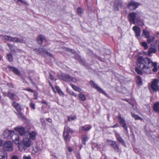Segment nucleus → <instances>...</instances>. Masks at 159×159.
Segmentation results:
<instances>
[{
  "instance_id": "nucleus-1",
  "label": "nucleus",
  "mask_w": 159,
  "mask_h": 159,
  "mask_svg": "<svg viewBox=\"0 0 159 159\" xmlns=\"http://www.w3.org/2000/svg\"><path fill=\"white\" fill-rule=\"evenodd\" d=\"M153 62L149 58H145L141 56L138 57L137 59V64L143 71L147 74L151 73V68L153 66Z\"/></svg>"
},
{
  "instance_id": "nucleus-2",
  "label": "nucleus",
  "mask_w": 159,
  "mask_h": 159,
  "mask_svg": "<svg viewBox=\"0 0 159 159\" xmlns=\"http://www.w3.org/2000/svg\"><path fill=\"white\" fill-rule=\"evenodd\" d=\"M32 143V141L28 136L25 135L22 142V144L23 146V148H21L20 145V143L18 145L19 150L21 152H23L25 151V148H29Z\"/></svg>"
},
{
  "instance_id": "nucleus-3",
  "label": "nucleus",
  "mask_w": 159,
  "mask_h": 159,
  "mask_svg": "<svg viewBox=\"0 0 159 159\" xmlns=\"http://www.w3.org/2000/svg\"><path fill=\"white\" fill-rule=\"evenodd\" d=\"M3 135L5 138H7L9 136H10V137H11L12 140L16 144L19 143V137L18 134L14 133V131L6 130L4 131Z\"/></svg>"
},
{
  "instance_id": "nucleus-4",
  "label": "nucleus",
  "mask_w": 159,
  "mask_h": 159,
  "mask_svg": "<svg viewBox=\"0 0 159 159\" xmlns=\"http://www.w3.org/2000/svg\"><path fill=\"white\" fill-rule=\"evenodd\" d=\"M4 38L5 39L8 41H11L13 42L19 43H25V41L24 38L23 37L20 38L12 37L10 36L5 35L3 36Z\"/></svg>"
},
{
  "instance_id": "nucleus-5",
  "label": "nucleus",
  "mask_w": 159,
  "mask_h": 159,
  "mask_svg": "<svg viewBox=\"0 0 159 159\" xmlns=\"http://www.w3.org/2000/svg\"><path fill=\"white\" fill-rule=\"evenodd\" d=\"M73 132L68 127L66 126L65 127L63 132V137L66 141H68L70 140L71 138L70 133H72Z\"/></svg>"
},
{
  "instance_id": "nucleus-6",
  "label": "nucleus",
  "mask_w": 159,
  "mask_h": 159,
  "mask_svg": "<svg viewBox=\"0 0 159 159\" xmlns=\"http://www.w3.org/2000/svg\"><path fill=\"white\" fill-rule=\"evenodd\" d=\"M13 144L10 141L5 142L3 145V147L4 150L7 151H11L13 150Z\"/></svg>"
},
{
  "instance_id": "nucleus-7",
  "label": "nucleus",
  "mask_w": 159,
  "mask_h": 159,
  "mask_svg": "<svg viewBox=\"0 0 159 159\" xmlns=\"http://www.w3.org/2000/svg\"><path fill=\"white\" fill-rule=\"evenodd\" d=\"M34 51L36 53L39 54L45 55L52 57V55L49 52H48L46 50H44L42 48L36 49L34 50Z\"/></svg>"
},
{
  "instance_id": "nucleus-8",
  "label": "nucleus",
  "mask_w": 159,
  "mask_h": 159,
  "mask_svg": "<svg viewBox=\"0 0 159 159\" xmlns=\"http://www.w3.org/2000/svg\"><path fill=\"white\" fill-rule=\"evenodd\" d=\"M138 12H132L130 13L129 14V21L132 22L133 24H135L136 17L138 14Z\"/></svg>"
},
{
  "instance_id": "nucleus-9",
  "label": "nucleus",
  "mask_w": 159,
  "mask_h": 159,
  "mask_svg": "<svg viewBox=\"0 0 159 159\" xmlns=\"http://www.w3.org/2000/svg\"><path fill=\"white\" fill-rule=\"evenodd\" d=\"M151 87L154 91H159V80H154L152 83Z\"/></svg>"
},
{
  "instance_id": "nucleus-10",
  "label": "nucleus",
  "mask_w": 159,
  "mask_h": 159,
  "mask_svg": "<svg viewBox=\"0 0 159 159\" xmlns=\"http://www.w3.org/2000/svg\"><path fill=\"white\" fill-rule=\"evenodd\" d=\"M139 5V3L134 1H131L128 4L127 7L130 9L134 10L137 8Z\"/></svg>"
},
{
  "instance_id": "nucleus-11",
  "label": "nucleus",
  "mask_w": 159,
  "mask_h": 159,
  "mask_svg": "<svg viewBox=\"0 0 159 159\" xmlns=\"http://www.w3.org/2000/svg\"><path fill=\"white\" fill-rule=\"evenodd\" d=\"M118 118L119 120V122L120 125L124 128V129L127 131V127L125 121V120L122 118L120 115H119Z\"/></svg>"
},
{
  "instance_id": "nucleus-12",
  "label": "nucleus",
  "mask_w": 159,
  "mask_h": 159,
  "mask_svg": "<svg viewBox=\"0 0 159 159\" xmlns=\"http://www.w3.org/2000/svg\"><path fill=\"white\" fill-rule=\"evenodd\" d=\"M26 136H28V137L32 141L35 140L36 137L37 135V133L34 131H32L31 132H29L28 134L25 135Z\"/></svg>"
},
{
  "instance_id": "nucleus-13",
  "label": "nucleus",
  "mask_w": 159,
  "mask_h": 159,
  "mask_svg": "<svg viewBox=\"0 0 159 159\" xmlns=\"http://www.w3.org/2000/svg\"><path fill=\"white\" fill-rule=\"evenodd\" d=\"M90 84L93 88L96 89L99 92L103 94L105 93V92L100 87L95 84L93 81H90Z\"/></svg>"
},
{
  "instance_id": "nucleus-14",
  "label": "nucleus",
  "mask_w": 159,
  "mask_h": 159,
  "mask_svg": "<svg viewBox=\"0 0 159 159\" xmlns=\"http://www.w3.org/2000/svg\"><path fill=\"white\" fill-rule=\"evenodd\" d=\"M14 129L17 131L21 136L23 135L25 132V130L23 127H16Z\"/></svg>"
},
{
  "instance_id": "nucleus-15",
  "label": "nucleus",
  "mask_w": 159,
  "mask_h": 159,
  "mask_svg": "<svg viewBox=\"0 0 159 159\" xmlns=\"http://www.w3.org/2000/svg\"><path fill=\"white\" fill-rule=\"evenodd\" d=\"M133 30L135 33L136 37H139L140 36L141 30L139 27L137 26H134L133 28Z\"/></svg>"
},
{
  "instance_id": "nucleus-16",
  "label": "nucleus",
  "mask_w": 159,
  "mask_h": 159,
  "mask_svg": "<svg viewBox=\"0 0 159 159\" xmlns=\"http://www.w3.org/2000/svg\"><path fill=\"white\" fill-rule=\"evenodd\" d=\"M70 85L75 91L78 92L80 93H83V91L80 87L71 84H70Z\"/></svg>"
},
{
  "instance_id": "nucleus-17",
  "label": "nucleus",
  "mask_w": 159,
  "mask_h": 159,
  "mask_svg": "<svg viewBox=\"0 0 159 159\" xmlns=\"http://www.w3.org/2000/svg\"><path fill=\"white\" fill-rule=\"evenodd\" d=\"M107 142L111 143V144L112 146L116 151L117 152L119 151V148L118 146L116 144L115 142L112 141L110 140H108Z\"/></svg>"
},
{
  "instance_id": "nucleus-18",
  "label": "nucleus",
  "mask_w": 159,
  "mask_h": 159,
  "mask_svg": "<svg viewBox=\"0 0 159 159\" xmlns=\"http://www.w3.org/2000/svg\"><path fill=\"white\" fill-rule=\"evenodd\" d=\"M7 155L3 151H0V159H7Z\"/></svg>"
},
{
  "instance_id": "nucleus-19",
  "label": "nucleus",
  "mask_w": 159,
  "mask_h": 159,
  "mask_svg": "<svg viewBox=\"0 0 159 159\" xmlns=\"http://www.w3.org/2000/svg\"><path fill=\"white\" fill-rule=\"evenodd\" d=\"M12 106L16 109L17 111H21V108L19 103L14 102L12 104Z\"/></svg>"
},
{
  "instance_id": "nucleus-20",
  "label": "nucleus",
  "mask_w": 159,
  "mask_h": 159,
  "mask_svg": "<svg viewBox=\"0 0 159 159\" xmlns=\"http://www.w3.org/2000/svg\"><path fill=\"white\" fill-rule=\"evenodd\" d=\"M60 79L65 81L70 82V81L71 77L68 75L66 74L63 75Z\"/></svg>"
},
{
  "instance_id": "nucleus-21",
  "label": "nucleus",
  "mask_w": 159,
  "mask_h": 159,
  "mask_svg": "<svg viewBox=\"0 0 159 159\" xmlns=\"http://www.w3.org/2000/svg\"><path fill=\"white\" fill-rule=\"evenodd\" d=\"M122 5V2L120 1L116 0L114 5V7L115 10H118V7H120Z\"/></svg>"
},
{
  "instance_id": "nucleus-22",
  "label": "nucleus",
  "mask_w": 159,
  "mask_h": 159,
  "mask_svg": "<svg viewBox=\"0 0 159 159\" xmlns=\"http://www.w3.org/2000/svg\"><path fill=\"white\" fill-rule=\"evenodd\" d=\"M8 68L10 70L12 71L16 75H19L20 74L19 71L16 68L11 66H8Z\"/></svg>"
},
{
  "instance_id": "nucleus-23",
  "label": "nucleus",
  "mask_w": 159,
  "mask_h": 159,
  "mask_svg": "<svg viewBox=\"0 0 159 159\" xmlns=\"http://www.w3.org/2000/svg\"><path fill=\"white\" fill-rule=\"evenodd\" d=\"M156 51L155 48H150L148 50V56H152L151 54L152 53H155Z\"/></svg>"
},
{
  "instance_id": "nucleus-24",
  "label": "nucleus",
  "mask_w": 159,
  "mask_h": 159,
  "mask_svg": "<svg viewBox=\"0 0 159 159\" xmlns=\"http://www.w3.org/2000/svg\"><path fill=\"white\" fill-rule=\"evenodd\" d=\"M154 111L156 112L159 111V102H156L154 103L153 107Z\"/></svg>"
},
{
  "instance_id": "nucleus-25",
  "label": "nucleus",
  "mask_w": 159,
  "mask_h": 159,
  "mask_svg": "<svg viewBox=\"0 0 159 159\" xmlns=\"http://www.w3.org/2000/svg\"><path fill=\"white\" fill-rule=\"evenodd\" d=\"M92 127L90 125H85L81 127V130L84 131H87L90 129Z\"/></svg>"
},
{
  "instance_id": "nucleus-26",
  "label": "nucleus",
  "mask_w": 159,
  "mask_h": 159,
  "mask_svg": "<svg viewBox=\"0 0 159 159\" xmlns=\"http://www.w3.org/2000/svg\"><path fill=\"white\" fill-rule=\"evenodd\" d=\"M44 39V36L41 35H39L37 38V41L38 43L41 44L42 43Z\"/></svg>"
},
{
  "instance_id": "nucleus-27",
  "label": "nucleus",
  "mask_w": 159,
  "mask_h": 159,
  "mask_svg": "<svg viewBox=\"0 0 159 159\" xmlns=\"http://www.w3.org/2000/svg\"><path fill=\"white\" fill-rule=\"evenodd\" d=\"M55 89L56 90L57 92L60 96H64V94L62 91L61 90L60 88L58 86H56L55 87Z\"/></svg>"
},
{
  "instance_id": "nucleus-28",
  "label": "nucleus",
  "mask_w": 159,
  "mask_h": 159,
  "mask_svg": "<svg viewBox=\"0 0 159 159\" xmlns=\"http://www.w3.org/2000/svg\"><path fill=\"white\" fill-rule=\"evenodd\" d=\"M7 96L11 99L12 100H14L15 99V95L11 93L9 91L8 92V93Z\"/></svg>"
},
{
  "instance_id": "nucleus-29",
  "label": "nucleus",
  "mask_w": 159,
  "mask_h": 159,
  "mask_svg": "<svg viewBox=\"0 0 159 159\" xmlns=\"http://www.w3.org/2000/svg\"><path fill=\"white\" fill-rule=\"evenodd\" d=\"M143 35L144 36L145 38H147L149 36L150 34L148 31L145 30H143Z\"/></svg>"
},
{
  "instance_id": "nucleus-30",
  "label": "nucleus",
  "mask_w": 159,
  "mask_h": 159,
  "mask_svg": "<svg viewBox=\"0 0 159 159\" xmlns=\"http://www.w3.org/2000/svg\"><path fill=\"white\" fill-rule=\"evenodd\" d=\"M66 90L67 92L69 93L70 95L75 97H77V94L76 93L72 91L69 90L68 88H67Z\"/></svg>"
},
{
  "instance_id": "nucleus-31",
  "label": "nucleus",
  "mask_w": 159,
  "mask_h": 159,
  "mask_svg": "<svg viewBox=\"0 0 159 159\" xmlns=\"http://www.w3.org/2000/svg\"><path fill=\"white\" fill-rule=\"evenodd\" d=\"M155 38L154 36H150L147 38V42L148 43L152 42L155 39Z\"/></svg>"
},
{
  "instance_id": "nucleus-32",
  "label": "nucleus",
  "mask_w": 159,
  "mask_h": 159,
  "mask_svg": "<svg viewBox=\"0 0 159 159\" xmlns=\"http://www.w3.org/2000/svg\"><path fill=\"white\" fill-rule=\"evenodd\" d=\"M153 66H152L153 68L152 69V71L154 72H156L157 71L158 69L157 68V63L156 62H153Z\"/></svg>"
},
{
  "instance_id": "nucleus-33",
  "label": "nucleus",
  "mask_w": 159,
  "mask_h": 159,
  "mask_svg": "<svg viewBox=\"0 0 159 159\" xmlns=\"http://www.w3.org/2000/svg\"><path fill=\"white\" fill-rule=\"evenodd\" d=\"M78 96L79 98L82 101H84L86 100V97L82 93H80L79 94Z\"/></svg>"
},
{
  "instance_id": "nucleus-34",
  "label": "nucleus",
  "mask_w": 159,
  "mask_h": 159,
  "mask_svg": "<svg viewBox=\"0 0 159 159\" xmlns=\"http://www.w3.org/2000/svg\"><path fill=\"white\" fill-rule=\"evenodd\" d=\"M136 21L137 24L140 26H142L144 25V23L142 20L139 19L138 18H137Z\"/></svg>"
},
{
  "instance_id": "nucleus-35",
  "label": "nucleus",
  "mask_w": 159,
  "mask_h": 159,
  "mask_svg": "<svg viewBox=\"0 0 159 159\" xmlns=\"http://www.w3.org/2000/svg\"><path fill=\"white\" fill-rule=\"evenodd\" d=\"M7 59L9 61H12L13 60V57L11 54L8 53L7 55Z\"/></svg>"
},
{
  "instance_id": "nucleus-36",
  "label": "nucleus",
  "mask_w": 159,
  "mask_h": 159,
  "mask_svg": "<svg viewBox=\"0 0 159 159\" xmlns=\"http://www.w3.org/2000/svg\"><path fill=\"white\" fill-rule=\"evenodd\" d=\"M141 45L145 49H147L148 48L147 43L145 42H142L141 43Z\"/></svg>"
},
{
  "instance_id": "nucleus-37",
  "label": "nucleus",
  "mask_w": 159,
  "mask_h": 159,
  "mask_svg": "<svg viewBox=\"0 0 159 159\" xmlns=\"http://www.w3.org/2000/svg\"><path fill=\"white\" fill-rule=\"evenodd\" d=\"M76 118V116H71L68 117V120L69 121H72L73 120H75Z\"/></svg>"
},
{
  "instance_id": "nucleus-38",
  "label": "nucleus",
  "mask_w": 159,
  "mask_h": 159,
  "mask_svg": "<svg viewBox=\"0 0 159 159\" xmlns=\"http://www.w3.org/2000/svg\"><path fill=\"white\" fill-rule=\"evenodd\" d=\"M137 82L139 85H141L142 84V80L141 77L140 76H138L137 78Z\"/></svg>"
},
{
  "instance_id": "nucleus-39",
  "label": "nucleus",
  "mask_w": 159,
  "mask_h": 159,
  "mask_svg": "<svg viewBox=\"0 0 159 159\" xmlns=\"http://www.w3.org/2000/svg\"><path fill=\"white\" fill-rule=\"evenodd\" d=\"M16 114L18 116V117H20L22 118H24V116L23 114L21 112H20V111H18L16 113Z\"/></svg>"
},
{
  "instance_id": "nucleus-40",
  "label": "nucleus",
  "mask_w": 159,
  "mask_h": 159,
  "mask_svg": "<svg viewBox=\"0 0 159 159\" xmlns=\"http://www.w3.org/2000/svg\"><path fill=\"white\" fill-rule=\"evenodd\" d=\"M89 139L88 137L86 136H84L82 139V143L84 144H85V142Z\"/></svg>"
},
{
  "instance_id": "nucleus-41",
  "label": "nucleus",
  "mask_w": 159,
  "mask_h": 159,
  "mask_svg": "<svg viewBox=\"0 0 159 159\" xmlns=\"http://www.w3.org/2000/svg\"><path fill=\"white\" fill-rule=\"evenodd\" d=\"M132 116L136 120H141L142 118H141L140 117H139L137 115H135L134 114H132Z\"/></svg>"
},
{
  "instance_id": "nucleus-42",
  "label": "nucleus",
  "mask_w": 159,
  "mask_h": 159,
  "mask_svg": "<svg viewBox=\"0 0 159 159\" xmlns=\"http://www.w3.org/2000/svg\"><path fill=\"white\" fill-rule=\"evenodd\" d=\"M135 70L137 73H138L139 74H140L141 75H142L143 74V73L142 71L141 70H140L139 68H135Z\"/></svg>"
},
{
  "instance_id": "nucleus-43",
  "label": "nucleus",
  "mask_w": 159,
  "mask_h": 159,
  "mask_svg": "<svg viewBox=\"0 0 159 159\" xmlns=\"http://www.w3.org/2000/svg\"><path fill=\"white\" fill-rule=\"evenodd\" d=\"M83 12V10L80 8H79L77 10V12L79 14L81 15Z\"/></svg>"
},
{
  "instance_id": "nucleus-44",
  "label": "nucleus",
  "mask_w": 159,
  "mask_h": 159,
  "mask_svg": "<svg viewBox=\"0 0 159 159\" xmlns=\"http://www.w3.org/2000/svg\"><path fill=\"white\" fill-rule=\"evenodd\" d=\"M118 141L120 143H122L123 145H125V143L124 140L121 137L117 139Z\"/></svg>"
},
{
  "instance_id": "nucleus-45",
  "label": "nucleus",
  "mask_w": 159,
  "mask_h": 159,
  "mask_svg": "<svg viewBox=\"0 0 159 159\" xmlns=\"http://www.w3.org/2000/svg\"><path fill=\"white\" fill-rule=\"evenodd\" d=\"M7 45L12 51H14V46L9 43L7 44Z\"/></svg>"
},
{
  "instance_id": "nucleus-46",
  "label": "nucleus",
  "mask_w": 159,
  "mask_h": 159,
  "mask_svg": "<svg viewBox=\"0 0 159 159\" xmlns=\"http://www.w3.org/2000/svg\"><path fill=\"white\" fill-rule=\"evenodd\" d=\"M35 104L33 103L32 102H31L30 103V107L33 109H35Z\"/></svg>"
},
{
  "instance_id": "nucleus-47",
  "label": "nucleus",
  "mask_w": 159,
  "mask_h": 159,
  "mask_svg": "<svg viewBox=\"0 0 159 159\" xmlns=\"http://www.w3.org/2000/svg\"><path fill=\"white\" fill-rule=\"evenodd\" d=\"M23 159H31V158L29 155H24L23 157Z\"/></svg>"
},
{
  "instance_id": "nucleus-48",
  "label": "nucleus",
  "mask_w": 159,
  "mask_h": 159,
  "mask_svg": "<svg viewBox=\"0 0 159 159\" xmlns=\"http://www.w3.org/2000/svg\"><path fill=\"white\" fill-rule=\"evenodd\" d=\"M17 1L18 2H20L22 3H23L27 6H28L29 5V4L27 2H26L25 1H23L22 0H17Z\"/></svg>"
},
{
  "instance_id": "nucleus-49",
  "label": "nucleus",
  "mask_w": 159,
  "mask_h": 159,
  "mask_svg": "<svg viewBox=\"0 0 159 159\" xmlns=\"http://www.w3.org/2000/svg\"><path fill=\"white\" fill-rule=\"evenodd\" d=\"M115 135L117 139L120 137V134L116 132H115Z\"/></svg>"
},
{
  "instance_id": "nucleus-50",
  "label": "nucleus",
  "mask_w": 159,
  "mask_h": 159,
  "mask_svg": "<svg viewBox=\"0 0 159 159\" xmlns=\"http://www.w3.org/2000/svg\"><path fill=\"white\" fill-rule=\"evenodd\" d=\"M25 90L31 92L32 93H34V91L33 90L30 88L25 89Z\"/></svg>"
},
{
  "instance_id": "nucleus-51",
  "label": "nucleus",
  "mask_w": 159,
  "mask_h": 159,
  "mask_svg": "<svg viewBox=\"0 0 159 159\" xmlns=\"http://www.w3.org/2000/svg\"><path fill=\"white\" fill-rule=\"evenodd\" d=\"M71 81L74 83H75L77 82V80L75 78H72L71 77L70 81Z\"/></svg>"
},
{
  "instance_id": "nucleus-52",
  "label": "nucleus",
  "mask_w": 159,
  "mask_h": 159,
  "mask_svg": "<svg viewBox=\"0 0 159 159\" xmlns=\"http://www.w3.org/2000/svg\"><path fill=\"white\" fill-rule=\"evenodd\" d=\"M38 93H37L35 92L34 93V99L35 100L37 99L38 98Z\"/></svg>"
},
{
  "instance_id": "nucleus-53",
  "label": "nucleus",
  "mask_w": 159,
  "mask_h": 159,
  "mask_svg": "<svg viewBox=\"0 0 159 159\" xmlns=\"http://www.w3.org/2000/svg\"><path fill=\"white\" fill-rule=\"evenodd\" d=\"M41 102L42 103L44 104L46 106H47L48 105V103L46 102V101H44V100H42Z\"/></svg>"
},
{
  "instance_id": "nucleus-54",
  "label": "nucleus",
  "mask_w": 159,
  "mask_h": 159,
  "mask_svg": "<svg viewBox=\"0 0 159 159\" xmlns=\"http://www.w3.org/2000/svg\"><path fill=\"white\" fill-rule=\"evenodd\" d=\"M119 126V125L117 124H116L114 125H113L111 127L113 128H115L116 127H118Z\"/></svg>"
},
{
  "instance_id": "nucleus-55",
  "label": "nucleus",
  "mask_w": 159,
  "mask_h": 159,
  "mask_svg": "<svg viewBox=\"0 0 159 159\" xmlns=\"http://www.w3.org/2000/svg\"><path fill=\"white\" fill-rule=\"evenodd\" d=\"M11 159H18V157L16 156H12Z\"/></svg>"
},
{
  "instance_id": "nucleus-56",
  "label": "nucleus",
  "mask_w": 159,
  "mask_h": 159,
  "mask_svg": "<svg viewBox=\"0 0 159 159\" xmlns=\"http://www.w3.org/2000/svg\"><path fill=\"white\" fill-rule=\"evenodd\" d=\"M68 150L70 152H71L72 151V149L70 147H68Z\"/></svg>"
},
{
  "instance_id": "nucleus-57",
  "label": "nucleus",
  "mask_w": 159,
  "mask_h": 159,
  "mask_svg": "<svg viewBox=\"0 0 159 159\" xmlns=\"http://www.w3.org/2000/svg\"><path fill=\"white\" fill-rule=\"evenodd\" d=\"M49 75H50V79L52 80H54V79H53V76H52V75L50 74H49Z\"/></svg>"
},
{
  "instance_id": "nucleus-58",
  "label": "nucleus",
  "mask_w": 159,
  "mask_h": 159,
  "mask_svg": "<svg viewBox=\"0 0 159 159\" xmlns=\"http://www.w3.org/2000/svg\"><path fill=\"white\" fill-rule=\"evenodd\" d=\"M47 120L48 121V122L51 123L52 122V121L51 119L50 118H48L47 119Z\"/></svg>"
},
{
  "instance_id": "nucleus-59",
  "label": "nucleus",
  "mask_w": 159,
  "mask_h": 159,
  "mask_svg": "<svg viewBox=\"0 0 159 159\" xmlns=\"http://www.w3.org/2000/svg\"><path fill=\"white\" fill-rule=\"evenodd\" d=\"M2 143H3L2 141V140L0 139V146H2Z\"/></svg>"
},
{
  "instance_id": "nucleus-60",
  "label": "nucleus",
  "mask_w": 159,
  "mask_h": 159,
  "mask_svg": "<svg viewBox=\"0 0 159 159\" xmlns=\"http://www.w3.org/2000/svg\"><path fill=\"white\" fill-rule=\"evenodd\" d=\"M40 120L42 122H44L45 121V120L43 118L41 119Z\"/></svg>"
},
{
  "instance_id": "nucleus-61",
  "label": "nucleus",
  "mask_w": 159,
  "mask_h": 159,
  "mask_svg": "<svg viewBox=\"0 0 159 159\" xmlns=\"http://www.w3.org/2000/svg\"><path fill=\"white\" fill-rule=\"evenodd\" d=\"M9 86L10 87H11L12 86V85L11 84H9Z\"/></svg>"
},
{
  "instance_id": "nucleus-62",
  "label": "nucleus",
  "mask_w": 159,
  "mask_h": 159,
  "mask_svg": "<svg viewBox=\"0 0 159 159\" xmlns=\"http://www.w3.org/2000/svg\"><path fill=\"white\" fill-rule=\"evenodd\" d=\"M43 106H42V110H43Z\"/></svg>"
},
{
  "instance_id": "nucleus-63",
  "label": "nucleus",
  "mask_w": 159,
  "mask_h": 159,
  "mask_svg": "<svg viewBox=\"0 0 159 159\" xmlns=\"http://www.w3.org/2000/svg\"><path fill=\"white\" fill-rule=\"evenodd\" d=\"M52 87V88L53 89H54L53 87Z\"/></svg>"
},
{
  "instance_id": "nucleus-64",
  "label": "nucleus",
  "mask_w": 159,
  "mask_h": 159,
  "mask_svg": "<svg viewBox=\"0 0 159 159\" xmlns=\"http://www.w3.org/2000/svg\"><path fill=\"white\" fill-rule=\"evenodd\" d=\"M44 113H46V112H44Z\"/></svg>"
}]
</instances>
